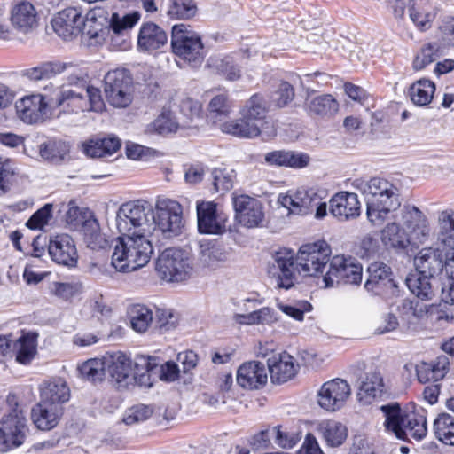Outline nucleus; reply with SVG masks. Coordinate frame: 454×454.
I'll list each match as a JSON object with an SVG mask.
<instances>
[{"mask_svg": "<svg viewBox=\"0 0 454 454\" xmlns=\"http://www.w3.org/2000/svg\"><path fill=\"white\" fill-rule=\"evenodd\" d=\"M445 265L443 253L439 248L424 247L415 257L416 270L432 278L440 274Z\"/></svg>", "mask_w": 454, "mask_h": 454, "instance_id": "obj_28", "label": "nucleus"}, {"mask_svg": "<svg viewBox=\"0 0 454 454\" xmlns=\"http://www.w3.org/2000/svg\"><path fill=\"white\" fill-rule=\"evenodd\" d=\"M7 411L0 420V443L7 449L23 445L30 433L26 412L15 393L6 396Z\"/></svg>", "mask_w": 454, "mask_h": 454, "instance_id": "obj_3", "label": "nucleus"}, {"mask_svg": "<svg viewBox=\"0 0 454 454\" xmlns=\"http://www.w3.org/2000/svg\"><path fill=\"white\" fill-rule=\"evenodd\" d=\"M132 368V360L123 352H117L111 356V362L108 365L109 374L117 382L125 381Z\"/></svg>", "mask_w": 454, "mask_h": 454, "instance_id": "obj_47", "label": "nucleus"}, {"mask_svg": "<svg viewBox=\"0 0 454 454\" xmlns=\"http://www.w3.org/2000/svg\"><path fill=\"white\" fill-rule=\"evenodd\" d=\"M318 434L328 446L339 447L348 437L347 427L334 419H324L317 426Z\"/></svg>", "mask_w": 454, "mask_h": 454, "instance_id": "obj_37", "label": "nucleus"}, {"mask_svg": "<svg viewBox=\"0 0 454 454\" xmlns=\"http://www.w3.org/2000/svg\"><path fill=\"white\" fill-rule=\"evenodd\" d=\"M270 104L265 96L260 92L253 94L240 108L239 114L252 121L259 124L260 127H268V113Z\"/></svg>", "mask_w": 454, "mask_h": 454, "instance_id": "obj_29", "label": "nucleus"}, {"mask_svg": "<svg viewBox=\"0 0 454 454\" xmlns=\"http://www.w3.org/2000/svg\"><path fill=\"white\" fill-rule=\"evenodd\" d=\"M450 364L449 357L444 355L428 362L421 361L415 367L417 379L422 384L439 382L448 374Z\"/></svg>", "mask_w": 454, "mask_h": 454, "instance_id": "obj_24", "label": "nucleus"}, {"mask_svg": "<svg viewBox=\"0 0 454 454\" xmlns=\"http://www.w3.org/2000/svg\"><path fill=\"white\" fill-rule=\"evenodd\" d=\"M408 12L411 20L420 32L429 30L436 17L432 0H409Z\"/></svg>", "mask_w": 454, "mask_h": 454, "instance_id": "obj_26", "label": "nucleus"}, {"mask_svg": "<svg viewBox=\"0 0 454 454\" xmlns=\"http://www.w3.org/2000/svg\"><path fill=\"white\" fill-rule=\"evenodd\" d=\"M150 212L151 209L146 200H136L123 203L116 217L117 229L120 234L145 233L142 227L147 223V215Z\"/></svg>", "mask_w": 454, "mask_h": 454, "instance_id": "obj_9", "label": "nucleus"}, {"mask_svg": "<svg viewBox=\"0 0 454 454\" xmlns=\"http://www.w3.org/2000/svg\"><path fill=\"white\" fill-rule=\"evenodd\" d=\"M380 239L387 248L394 249L397 253L407 252L411 246L410 235L395 222L385 225L380 231Z\"/></svg>", "mask_w": 454, "mask_h": 454, "instance_id": "obj_32", "label": "nucleus"}, {"mask_svg": "<svg viewBox=\"0 0 454 454\" xmlns=\"http://www.w3.org/2000/svg\"><path fill=\"white\" fill-rule=\"evenodd\" d=\"M317 200L316 193L311 195L307 191H297L294 195L285 196L282 204L294 214L308 215L313 213Z\"/></svg>", "mask_w": 454, "mask_h": 454, "instance_id": "obj_38", "label": "nucleus"}, {"mask_svg": "<svg viewBox=\"0 0 454 454\" xmlns=\"http://www.w3.org/2000/svg\"><path fill=\"white\" fill-rule=\"evenodd\" d=\"M64 413V406L47 404L39 401L31 408L30 419L36 430L46 433L59 425Z\"/></svg>", "mask_w": 454, "mask_h": 454, "instance_id": "obj_18", "label": "nucleus"}, {"mask_svg": "<svg viewBox=\"0 0 454 454\" xmlns=\"http://www.w3.org/2000/svg\"><path fill=\"white\" fill-rule=\"evenodd\" d=\"M439 239L454 248V210L442 211L438 218Z\"/></svg>", "mask_w": 454, "mask_h": 454, "instance_id": "obj_52", "label": "nucleus"}, {"mask_svg": "<svg viewBox=\"0 0 454 454\" xmlns=\"http://www.w3.org/2000/svg\"><path fill=\"white\" fill-rule=\"evenodd\" d=\"M38 333L35 332L23 333L16 341V361L27 365L31 363L37 354Z\"/></svg>", "mask_w": 454, "mask_h": 454, "instance_id": "obj_41", "label": "nucleus"}, {"mask_svg": "<svg viewBox=\"0 0 454 454\" xmlns=\"http://www.w3.org/2000/svg\"><path fill=\"white\" fill-rule=\"evenodd\" d=\"M444 54V46L440 42L423 43L412 59L414 71H422L429 65L438 60Z\"/></svg>", "mask_w": 454, "mask_h": 454, "instance_id": "obj_40", "label": "nucleus"}, {"mask_svg": "<svg viewBox=\"0 0 454 454\" xmlns=\"http://www.w3.org/2000/svg\"><path fill=\"white\" fill-rule=\"evenodd\" d=\"M340 102L331 93H324L307 98L304 109L314 119L330 121L340 112Z\"/></svg>", "mask_w": 454, "mask_h": 454, "instance_id": "obj_22", "label": "nucleus"}, {"mask_svg": "<svg viewBox=\"0 0 454 454\" xmlns=\"http://www.w3.org/2000/svg\"><path fill=\"white\" fill-rule=\"evenodd\" d=\"M121 146V141L115 136L90 139L82 144L83 153L90 158L111 156Z\"/></svg>", "mask_w": 454, "mask_h": 454, "instance_id": "obj_34", "label": "nucleus"}, {"mask_svg": "<svg viewBox=\"0 0 454 454\" xmlns=\"http://www.w3.org/2000/svg\"><path fill=\"white\" fill-rule=\"evenodd\" d=\"M166 32L153 22L144 23L139 30L137 45L144 51H155L166 45Z\"/></svg>", "mask_w": 454, "mask_h": 454, "instance_id": "obj_33", "label": "nucleus"}, {"mask_svg": "<svg viewBox=\"0 0 454 454\" xmlns=\"http://www.w3.org/2000/svg\"><path fill=\"white\" fill-rule=\"evenodd\" d=\"M267 366L273 384H284L294 379L299 372V364L286 351L267 360Z\"/></svg>", "mask_w": 454, "mask_h": 454, "instance_id": "obj_21", "label": "nucleus"}, {"mask_svg": "<svg viewBox=\"0 0 454 454\" xmlns=\"http://www.w3.org/2000/svg\"><path fill=\"white\" fill-rule=\"evenodd\" d=\"M401 219L403 225L413 233L419 241L428 237L430 232L427 216L417 207L404 205L401 210Z\"/></svg>", "mask_w": 454, "mask_h": 454, "instance_id": "obj_31", "label": "nucleus"}, {"mask_svg": "<svg viewBox=\"0 0 454 454\" xmlns=\"http://www.w3.org/2000/svg\"><path fill=\"white\" fill-rule=\"evenodd\" d=\"M106 100L114 107L125 108L133 101V77L127 68H115L106 73L104 78Z\"/></svg>", "mask_w": 454, "mask_h": 454, "instance_id": "obj_6", "label": "nucleus"}, {"mask_svg": "<svg viewBox=\"0 0 454 454\" xmlns=\"http://www.w3.org/2000/svg\"><path fill=\"white\" fill-rule=\"evenodd\" d=\"M270 128V134H276V130L273 127H260L259 124L248 120L245 117L239 119L230 120L223 122L221 125V130L237 137L240 138H254L259 137L264 129Z\"/></svg>", "mask_w": 454, "mask_h": 454, "instance_id": "obj_30", "label": "nucleus"}, {"mask_svg": "<svg viewBox=\"0 0 454 454\" xmlns=\"http://www.w3.org/2000/svg\"><path fill=\"white\" fill-rule=\"evenodd\" d=\"M385 385L383 378L380 372H371L366 374L365 380L363 381L359 396L367 403H371L377 397H381L385 392Z\"/></svg>", "mask_w": 454, "mask_h": 454, "instance_id": "obj_43", "label": "nucleus"}, {"mask_svg": "<svg viewBox=\"0 0 454 454\" xmlns=\"http://www.w3.org/2000/svg\"><path fill=\"white\" fill-rule=\"evenodd\" d=\"M155 210L153 219L162 231L177 233L184 227V210L177 200L159 198L156 200Z\"/></svg>", "mask_w": 454, "mask_h": 454, "instance_id": "obj_15", "label": "nucleus"}, {"mask_svg": "<svg viewBox=\"0 0 454 454\" xmlns=\"http://www.w3.org/2000/svg\"><path fill=\"white\" fill-rule=\"evenodd\" d=\"M153 251L145 233L121 235L114 247L112 264L120 271H134L148 263Z\"/></svg>", "mask_w": 454, "mask_h": 454, "instance_id": "obj_2", "label": "nucleus"}, {"mask_svg": "<svg viewBox=\"0 0 454 454\" xmlns=\"http://www.w3.org/2000/svg\"><path fill=\"white\" fill-rule=\"evenodd\" d=\"M332 249L325 240L303 244L297 254V266L304 276L319 277L331 261Z\"/></svg>", "mask_w": 454, "mask_h": 454, "instance_id": "obj_7", "label": "nucleus"}, {"mask_svg": "<svg viewBox=\"0 0 454 454\" xmlns=\"http://www.w3.org/2000/svg\"><path fill=\"white\" fill-rule=\"evenodd\" d=\"M380 252L379 240L367 234L355 245L356 254L362 259H371L378 256Z\"/></svg>", "mask_w": 454, "mask_h": 454, "instance_id": "obj_55", "label": "nucleus"}, {"mask_svg": "<svg viewBox=\"0 0 454 454\" xmlns=\"http://www.w3.org/2000/svg\"><path fill=\"white\" fill-rule=\"evenodd\" d=\"M398 189L393 183L382 177H372L367 183L364 192L371 195V199H375L381 195H389L388 192Z\"/></svg>", "mask_w": 454, "mask_h": 454, "instance_id": "obj_56", "label": "nucleus"}, {"mask_svg": "<svg viewBox=\"0 0 454 454\" xmlns=\"http://www.w3.org/2000/svg\"><path fill=\"white\" fill-rule=\"evenodd\" d=\"M80 376L90 382H101L106 375V362L103 358H90L77 367Z\"/></svg>", "mask_w": 454, "mask_h": 454, "instance_id": "obj_48", "label": "nucleus"}, {"mask_svg": "<svg viewBox=\"0 0 454 454\" xmlns=\"http://www.w3.org/2000/svg\"><path fill=\"white\" fill-rule=\"evenodd\" d=\"M274 310L269 307H263L246 315H240L242 323L247 325L271 324L276 320Z\"/></svg>", "mask_w": 454, "mask_h": 454, "instance_id": "obj_58", "label": "nucleus"}, {"mask_svg": "<svg viewBox=\"0 0 454 454\" xmlns=\"http://www.w3.org/2000/svg\"><path fill=\"white\" fill-rule=\"evenodd\" d=\"M351 395V387L347 380L335 378L325 382L317 392L318 405L327 411L340 410Z\"/></svg>", "mask_w": 454, "mask_h": 454, "instance_id": "obj_12", "label": "nucleus"}, {"mask_svg": "<svg viewBox=\"0 0 454 454\" xmlns=\"http://www.w3.org/2000/svg\"><path fill=\"white\" fill-rule=\"evenodd\" d=\"M139 19L140 15L137 12L126 14L122 18H120L118 13H114L111 17L110 27L115 34H120L128 28L133 27Z\"/></svg>", "mask_w": 454, "mask_h": 454, "instance_id": "obj_60", "label": "nucleus"}, {"mask_svg": "<svg viewBox=\"0 0 454 454\" xmlns=\"http://www.w3.org/2000/svg\"><path fill=\"white\" fill-rule=\"evenodd\" d=\"M294 86L286 81H281L274 91L273 102L277 107L284 108L294 99Z\"/></svg>", "mask_w": 454, "mask_h": 454, "instance_id": "obj_57", "label": "nucleus"}, {"mask_svg": "<svg viewBox=\"0 0 454 454\" xmlns=\"http://www.w3.org/2000/svg\"><path fill=\"white\" fill-rule=\"evenodd\" d=\"M16 114L27 124L43 123L49 116V102L42 94H30L15 102Z\"/></svg>", "mask_w": 454, "mask_h": 454, "instance_id": "obj_17", "label": "nucleus"}, {"mask_svg": "<svg viewBox=\"0 0 454 454\" xmlns=\"http://www.w3.org/2000/svg\"><path fill=\"white\" fill-rule=\"evenodd\" d=\"M48 252L53 262L68 268L75 267L78 252L73 238L67 234H58L49 242Z\"/></svg>", "mask_w": 454, "mask_h": 454, "instance_id": "obj_19", "label": "nucleus"}, {"mask_svg": "<svg viewBox=\"0 0 454 454\" xmlns=\"http://www.w3.org/2000/svg\"><path fill=\"white\" fill-rule=\"evenodd\" d=\"M348 454H375V450L365 435L356 434L353 437Z\"/></svg>", "mask_w": 454, "mask_h": 454, "instance_id": "obj_64", "label": "nucleus"}, {"mask_svg": "<svg viewBox=\"0 0 454 454\" xmlns=\"http://www.w3.org/2000/svg\"><path fill=\"white\" fill-rule=\"evenodd\" d=\"M11 22L18 30L27 33L38 25V13L34 4L27 0L15 3L11 9Z\"/></svg>", "mask_w": 454, "mask_h": 454, "instance_id": "obj_25", "label": "nucleus"}, {"mask_svg": "<svg viewBox=\"0 0 454 454\" xmlns=\"http://www.w3.org/2000/svg\"><path fill=\"white\" fill-rule=\"evenodd\" d=\"M388 193L370 199L366 203L367 219L374 226H381L386 221L395 218L393 213L401 207L399 189Z\"/></svg>", "mask_w": 454, "mask_h": 454, "instance_id": "obj_14", "label": "nucleus"}, {"mask_svg": "<svg viewBox=\"0 0 454 454\" xmlns=\"http://www.w3.org/2000/svg\"><path fill=\"white\" fill-rule=\"evenodd\" d=\"M68 145L61 140H48L41 144L39 148L40 156L51 162H61L69 153Z\"/></svg>", "mask_w": 454, "mask_h": 454, "instance_id": "obj_50", "label": "nucleus"}, {"mask_svg": "<svg viewBox=\"0 0 454 454\" xmlns=\"http://www.w3.org/2000/svg\"><path fill=\"white\" fill-rule=\"evenodd\" d=\"M435 92V84L429 79L422 78L414 82L408 90L411 102L419 106L429 105Z\"/></svg>", "mask_w": 454, "mask_h": 454, "instance_id": "obj_42", "label": "nucleus"}, {"mask_svg": "<svg viewBox=\"0 0 454 454\" xmlns=\"http://www.w3.org/2000/svg\"><path fill=\"white\" fill-rule=\"evenodd\" d=\"M170 43L173 53L193 67L200 66L206 57L201 37L185 24L173 26Z\"/></svg>", "mask_w": 454, "mask_h": 454, "instance_id": "obj_5", "label": "nucleus"}, {"mask_svg": "<svg viewBox=\"0 0 454 454\" xmlns=\"http://www.w3.org/2000/svg\"><path fill=\"white\" fill-rule=\"evenodd\" d=\"M235 221L247 229L263 225L265 213L262 203L256 198L234 192L231 194Z\"/></svg>", "mask_w": 454, "mask_h": 454, "instance_id": "obj_10", "label": "nucleus"}, {"mask_svg": "<svg viewBox=\"0 0 454 454\" xmlns=\"http://www.w3.org/2000/svg\"><path fill=\"white\" fill-rule=\"evenodd\" d=\"M54 32L64 40H72L82 35L85 18L80 7L68 6L59 11L51 20Z\"/></svg>", "mask_w": 454, "mask_h": 454, "instance_id": "obj_13", "label": "nucleus"}, {"mask_svg": "<svg viewBox=\"0 0 454 454\" xmlns=\"http://www.w3.org/2000/svg\"><path fill=\"white\" fill-rule=\"evenodd\" d=\"M198 230L203 234H223L227 230L228 215L219 210L214 201L197 202Z\"/></svg>", "mask_w": 454, "mask_h": 454, "instance_id": "obj_11", "label": "nucleus"}, {"mask_svg": "<svg viewBox=\"0 0 454 454\" xmlns=\"http://www.w3.org/2000/svg\"><path fill=\"white\" fill-rule=\"evenodd\" d=\"M153 409L145 404L131 407L124 415L123 422L126 425H133L149 419L153 414Z\"/></svg>", "mask_w": 454, "mask_h": 454, "instance_id": "obj_62", "label": "nucleus"}, {"mask_svg": "<svg viewBox=\"0 0 454 454\" xmlns=\"http://www.w3.org/2000/svg\"><path fill=\"white\" fill-rule=\"evenodd\" d=\"M52 216V205L45 204L27 221L26 226L33 231L43 229Z\"/></svg>", "mask_w": 454, "mask_h": 454, "instance_id": "obj_59", "label": "nucleus"}, {"mask_svg": "<svg viewBox=\"0 0 454 454\" xmlns=\"http://www.w3.org/2000/svg\"><path fill=\"white\" fill-rule=\"evenodd\" d=\"M130 327L138 333H145L153 324V311L145 305L133 304L129 308Z\"/></svg>", "mask_w": 454, "mask_h": 454, "instance_id": "obj_44", "label": "nucleus"}, {"mask_svg": "<svg viewBox=\"0 0 454 454\" xmlns=\"http://www.w3.org/2000/svg\"><path fill=\"white\" fill-rule=\"evenodd\" d=\"M433 432L439 442L454 446V416L447 412L439 413L434 420Z\"/></svg>", "mask_w": 454, "mask_h": 454, "instance_id": "obj_45", "label": "nucleus"}, {"mask_svg": "<svg viewBox=\"0 0 454 454\" xmlns=\"http://www.w3.org/2000/svg\"><path fill=\"white\" fill-rule=\"evenodd\" d=\"M384 427L386 431L392 433L402 441L423 440L427 434L426 411L423 409L403 411L398 403L382 405Z\"/></svg>", "mask_w": 454, "mask_h": 454, "instance_id": "obj_1", "label": "nucleus"}, {"mask_svg": "<svg viewBox=\"0 0 454 454\" xmlns=\"http://www.w3.org/2000/svg\"><path fill=\"white\" fill-rule=\"evenodd\" d=\"M18 176V168L14 160L0 156V195L11 190Z\"/></svg>", "mask_w": 454, "mask_h": 454, "instance_id": "obj_51", "label": "nucleus"}, {"mask_svg": "<svg viewBox=\"0 0 454 454\" xmlns=\"http://www.w3.org/2000/svg\"><path fill=\"white\" fill-rule=\"evenodd\" d=\"M231 109V102L229 98L227 90L223 93L217 94L210 100L208 104V110L216 115L227 116L230 114Z\"/></svg>", "mask_w": 454, "mask_h": 454, "instance_id": "obj_61", "label": "nucleus"}, {"mask_svg": "<svg viewBox=\"0 0 454 454\" xmlns=\"http://www.w3.org/2000/svg\"><path fill=\"white\" fill-rule=\"evenodd\" d=\"M276 263L280 270L278 276V286L286 290L290 289L294 286L295 281L293 256L281 255L278 253L276 255Z\"/></svg>", "mask_w": 454, "mask_h": 454, "instance_id": "obj_49", "label": "nucleus"}, {"mask_svg": "<svg viewBox=\"0 0 454 454\" xmlns=\"http://www.w3.org/2000/svg\"><path fill=\"white\" fill-rule=\"evenodd\" d=\"M179 129L180 125L174 113L170 109L163 108L154 121L145 127V133L147 135L168 137L176 133Z\"/></svg>", "mask_w": 454, "mask_h": 454, "instance_id": "obj_39", "label": "nucleus"}, {"mask_svg": "<svg viewBox=\"0 0 454 454\" xmlns=\"http://www.w3.org/2000/svg\"><path fill=\"white\" fill-rule=\"evenodd\" d=\"M329 211L339 220L356 218L361 213V204L355 192H339L329 200Z\"/></svg>", "mask_w": 454, "mask_h": 454, "instance_id": "obj_23", "label": "nucleus"}, {"mask_svg": "<svg viewBox=\"0 0 454 454\" xmlns=\"http://www.w3.org/2000/svg\"><path fill=\"white\" fill-rule=\"evenodd\" d=\"M154 331L159 334H164L174 330L178 325V317L171 309H157L155 320L153 321Z\"/></svg>", "mask_w": 454, "mask_h": 454, "instance_id": "obj_53", "label": "nucleus"}, {"mask_svg": "<svg viewBox=\"0 0 454 454\" xmlns=\"http://www.w3.org/2000/svg\"><path fill=\"white\" fill-rule=\"evenodd\" d=\"M69 398V387L61 380L48 381L40 388V401L47 404L63 406Z\"/></svg>", "mask_w": 454, "mask_h": 454, "instance_id": "obj_36", "label": "nucleus"}, {"mask_svg": "<svg viewBox=\"0 0 454 454\" xmlns=\"http://www.w3.org/2000/svg\"><path fill=\"white\" fill-rule=\"evenodd\" d=\"M86 112H98L101 113L105 110L106 105L102 97L101 90L92 85L86 87Z\"/></svg>", "mask_w": 454, "mask_h": 454, "instance_id": "obj_63", "label": "nucleus"}, {"mask_svg": "<svg viewBox=\"0 0 454 454\" xmlns=\"http://www.w3.org/2000/svg\"><path fill=\"white\" fill-rule=\"evenodd\" d=\"M51 103L59 109V114H78L87 111L84 94L72 89L59 90Z\"/></svg>", "mask_w": 454, "mask_h": 454, "instance_id": "obj_27", "label": "nucleus"}, {"mask_svg": "<svg viewBox=\"0 0 454 454\" xmlns=\"http://www.w3.org/2000/svg\"><path fill=\"white\" fill-rule=\"evenodd\" d=\"M197 6L193 0H171L168 15L174 20H188L195 16Z\"/></svg>", "mask_w": 454, "mask_h": 454, "instance_id": "obj_54", "label": "nucleus"}, {"mask_svg": "<svg viewBox=\"0 0 454 454\" xmlns=\"http://www.w3.org/2000/svg\"><path fill=\"white\" fill-rule=\"evenodd\" d=\"M71 66L72 64L70 63H64L59 60L47 61L37 67L26 69L23 75L33 81L51 79L55 75L63 73Z\"/></svg>", "mask_w": 454, "mask_h": 454, "instance_id": "obj_46", "label": "nucleus"}, {"mask_svg": "<svg viewBox=\"0 0 454 454\" xmlns=\"http://www.w3.org/2000/svg\"><path fill=\"white\" fill-rule=\"evenodd\" d=\"M433 278L417 270L411 272L405 278L410 292L421 301H431L434 295V287L431 282Z\"/></svg>", "mask_w": 454, "mask_h": 454, "instance_id": "obj_35", "label": "nucleus"}, {"mask_svg": "<svg viewBox=\"0 0 454 454\" xmlns=\"http://www.w3.org/2000/svg\"><path fill=\"white\" fill-rule=\"evenodd\" d=\"M237 383L244 389L257 390L263 388L268 382L265 365L255 360L244 362L237 371Z\"/></svg>", "mask_w": 454, "mask_h": 454, "instance_id": "obj_20", "label": "nucleus"}, {"mask_svg": "<svg viewBox=\"0 0 454 454\" xmlns=\"http://www.w3.org/2000/svg\"><path fill=\"white\" fill-rule=\"evenodd\" d=\"M155 270L159 278L162 280L184 282L192 273L193 262L186 251L176 247H168L159 254Z\"/></svg>", "mask_w": 454, "mask_h": 454, "instance_id": "obj_4", "label": "nucleus"}, {"mask_svg": "<svg viewBox=\"0 0 454 454\" xmlns=\"http://www.w3.org/2000/svg\"><path fill=\"white\" fill-rule=\"evenodd\" d=\"M368 278L364 287L376 295L395 294L398 286L393 278L390 266L382 262H374L367 268Z\"/></svg>", "mask_w": 454, "mask_h": 454, "instance_id": "obj_16", "label": "nucleus"}, {"mask_svg": "<svg viewBox=\"0 0 454 454\" xmlns=\"http://www.w3.org/2000/svg\"><path fill=\"white\" fill-rule=\"evenodd\" d=\"M362 278L363 267L359 262L351 256L334 255L323 281L325 287H332L334 284L359 285Z\"/></svg>", "mask_w": 454, "mask_h": 454, "instance_id": "obj_8", "label": "nucleus"}]
</instances>
